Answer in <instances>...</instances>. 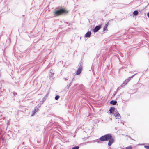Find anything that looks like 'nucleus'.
<instances>
[{
	"label": "nucleus",
	"instance_id": "f257e3e1",
	"mask_svg": "<svg viewBox=\"0 0 149 149\" xmlns=\"http://www.w3.org/2000/svg\"><path fill=\"white\" fill-rule=\"evenodd\" d=\"M67 12L65 10L63 9H61L54 11V14L56 16H58L63 14L66 13Z\"/></svg>",
	"mask_w": 149,
	"mask_h": 149
},
{
	"label": "nucleus",
	"instance_id": "f03ea898",
	"mask_svg": "<svg viewBox=\"0 0 149 149\" xmlns=\"http://www.w3.org/2000/svg\"><path fill=\"white\" fill-rule=\"evenodd\" d=\"M112 137L111 134H107L100 137L99 140L102 141H107L111 139Z\"/></svg>",
	"mask_w": 149,
	"mask_h": 149
},
{
	"label": "nucleus",
	"instance_id": "7ed1b4c3",
	"mask_svg": "<svg viewBox=\"0 0 149 149\" xmlns=\"http://www.w3.org/2000/svg\"><path fill=\"white\" fill-rule=\"evenodd\" d=\"M82 66L81 65H80L79 66L78 70L77 71L76 74L77 75L79 74L81 72L82 70Z\"/></svg>",
	"mask_w": 149,
	"mask_h": 149
},
{
	"label": "nucleus",
	"instance_id": "20e7f679",
	"mask_svg": "<svg viewBox=\"0 0 149 149\" xmlns=\"http://www.w3.org/2000/svg\"><path fill=\"white\" fill-rule=\"evenodd\" d=\"M108 143V145L110 146L112 143H113L114 142V140L113 138H111L109 140Z\"/></svg>",
	"mask_w": 149,
	"mask_h": 149
},
{
	"label": "nucleus",
	"instance_id": "39448f33",
	"mask_svg": "<svg viewBox=\"0 0 149 149\" xmlns=\"http://www.w3.org/2000/svg\"><path fill=\"white\" fill-rule=\"evenodd\" d=\"M114 116H115L116 119H119L120 118V115L118 112H117L115 113Z\"/></svg>",
	"mask_w": 149,
	"mask_h": 149
},
{
	"label": "nucleus",
	"instance_id": "423d86ee",
	"mask_svg": "<svg viewBox=\"0 0 149 149\" xmlns=\"http://www.w3.org/2000/svg\"><path fill=\"white\" fill-rule=\"evenodd\" d=\"M91 34V32L90 31H88L85 35V37H89Z\"/></svg>",
	"mask_w": 149,
	"mask_h": 149
},
{
	"label": "nucleus",
	"instance_id": "0eeeda50",
	"mask_svg": "<svg viewBox=\"0 0 149 149\" xmlns=\"http://www.w3.org/2000/svg\"><path fill=\"white\" fill-rule=\"evenodd\" d=\"M115 108L114 107H111L109 110L110 113H112L115 110Z\"/></svg>",
	"mask_w": 149,
	"mask_h": 149
},
{
	"label": "nucleus",
	"instance_id": "6e6552de",
	"mask_svg": "<svg viewBox=\"0 0 149 149\" xmlns=\"http://www.w3.org/2000/svg\"><path fill=\"white\" fill-rule=\"evenodd\" d=\"M117 102L116 101L112 100L110 102V103L111 104L115 105L116 104Z\"/></svg>",
	"mask_w": 149,
	"mask_h": 149
},
{
	"label": "nucleus",
	"instance_id": "1a4fd4ad",
	"mask_svg": "<svg viewBox=\"0 0 149 149\" xmlns=\"http://www.w3.org/2000/svg\"><path fill=\"white\" fill-rule=\"evenodd\" d=\"M133 14L135 16L137 15L138 14V12L136 10L133 12Z\"/></svg>",
	"mask_w": 149,
	"mask_h": 149
},
{
	"label": "nucleus",
	"instance_id": "9d476101",
	"mask_svg": "<svg viewBox=\"0 0 149 149\" xmlns=\"http://www.w3.org/2000/svg\"><path fill=\"white\" fill-rule=\"evenodd\" d=\"M129 81V80H128L127 81H125L123 83V84H127L128 82Z\"/></svg>",
	"mask_w": 149,
	"mask_h": 149
},
{
	"label": "nucleus",
	"instance_id": "9b49d317",
	"mask_svg": "<svg viewBox=\"0 0 149 149\" xmlns=\"http://www.w3.org/2000/svg\"><path fill=\"white\" fill-rule=\"evenodd\" d=\"M100 29H94L93 31L94 32H97Z\"/></svg>",
	"mask_w": 149,
	"mask_h": 149
},
{
	"label": "nucleus",
	"instance_id": "f8f14e48",
	"mask_svg": "<svg viewBox=\"0 0 149 149\" xmlns=\"http://www.w3.org/2000/svg\"><path fill=\"white\" fill-rule=\"evenodd\" d=\"M37 112V111L36 110V109H35V110H34V111H33V114H32V115L31 116H33L34 115H35V113H36Z\"/></svg>",
	"mask_w": 149,
	"mask_h": 149
},
{
	"label": "nucleus",
	"instance_id": "ddd939ff",
	"mask_svg": "<svg viewBox=\"0 0 149 149\" xmlns=\"http://www.w3.org/2000/svg\"><path fill=\"white\" fill-rule=\"evenodd\" d=\"M132 147L131 146H129L125 148V149H132Z\"/></svg>",
	"mask_w": 149,
	"mask_h": 149
},
{
	"label": "nucleus",
	"instance_id": "4468645a",
	"mask_svg": "<svg viewBox=\"0 0 149 149\" xmlns=\"http://www.w3.org/2000/svg\"><path fill=\"white\" fill-rule=\"evenodd\" d=\"M79 147L78 146H76L73 147L72 149H79Z\"/></svg>",
	"mask_w": 149,
	"mask_h": 149
},
{
	"label": "nucleus",
	"instance_id": "2eb2a0df",
	"mask_svg": "<svg viewBox=\"0 0 149 149\" xmlns=\"http://www.w3.org/2000/svg\"><path fill=\"white\" fill-rule=\"evenodd\" d=\"M59 97H60L59 95H56L55 97V99L56 100H57L59 98Z\"/></svg>",
	"mask_w": 149,
	"mask_h": 149
},
{
	"label": "nucleus",
	"instance_id": "dca6fc26",
	"mask_svg": "<svg viewBox=\"0 0 149 149\" xmlns=\"http://www.w3.org/2000/svg\"><path fill=\"white\" fill-rule=\"evenodd\" d=\"M102 27L101 25L96 26L95 28H101Z\"/></svg>",
	"mask_w": 149,
	"mask_h": 149
},
{
	"label": "nucleus",
	"instance_id": "f3484780",
	"mask_svg": "<svg viewBox=\"0 0 149 149\" xmlns=\"http://www.w3.org/2000/svg\"><path fill=\"white\" fill-rule=\"evenodd\" d=\"M145 147L146 149H149V146H145Z\"/></svg>",
	"mask_w": 149,
	"mask_h": 149
},
{
	"label": "nucleus",
	"instance_id": "a211bd4d",
	"mask_svg": "<svg viewBox=\"0 0 149 149\" xmlns=\"http://www.w3.org/2000/svg\"><path fill=\"white\" fill-rule=\"evenodd\" d=\"M108 22L107 23V24L105 26V28H106V27H107V26H108Z\"/></svg>",
	"mask_w": 149,
	"mask_h": 149
},
{
	"label": "nucleus",
	"instance_id": "6ab92c4d",
	"mask_svg": "<svg viewBox=\"0 0 149 149\" xmlns=\"http://www.w3.org/2000/svg\"><path fill=\"white\" fill-rule=\"evenodd\" d=\"M147 16L148 17H149V13H147Z\"/></svg>",
	"mask_w": 149,
	"mask_h": 149
},
{
	"label": "nucleus",
	"instance_id": "aec40b11",
	"mask_svg": "<svg viewBox=\"0 0 149 149\" xmlns=\"http://www.w3.org/2000/svg\"><path fill=\"white\" fill-rule=\"evenodd\" d=\"M106 29H104V31H105L106 30Z\"/></svg>",
	"mask_w": 149,
	"mask_h": 149
}]
</instances>
